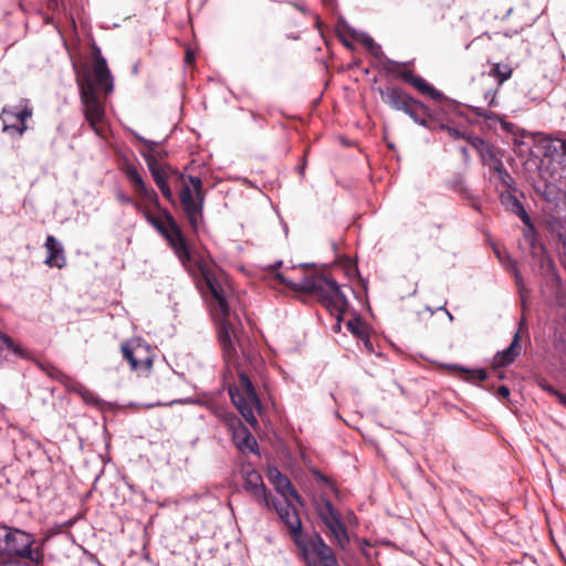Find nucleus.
Instances as JSON below:
<instances>
[{
	"instance_id": "obj_1",
	"label": "nucleus",
	"mask_w": 566,
	"mask_h": 566,
	"mask_svg": "<svg viewBox=\"0 0 566 566\" xmlns=\"http://www.w3.org/2000/svg\"><path fill=\"white\" fill-rule=\"evenodd\" d=\"M199 272L211 296L210 307L218 324V339L223 357L228 364L234 363L238 356L237 346L243 356L248 355L249 338L233 323L237 316L232 315L229 306L230 287L209 265L200 263Z\"/></svg>"
},
{
	"instance_id": "obj_2",
	"label": "nucleus",
	"mask_w": 566,
	"mask_h": 566,
	"mask_svg": "<svg viewBox=\"0 0 566 566\" xmlns=\"http://www.w3.org/2000/svg\"><path fill=\"white\" fill-rule=\"evenodd\" d=\"M97 55L93 69L83 67L76 73V84L80 92L81 103L83 105V114L92 129L101 135L99 125L105 118V108L98 97V92L105 94L112 93L114 88V80L107 66L106 59L101 55V51L96 48Z\"/></svg>"
},
{
	"instance_id": "obj_3",
	"label": "nucleus",
	"mask_w": 566,
	"mask_h": 566,
	"mask_svg": "<svg viewBox=\"0 0 566 566\" xmlns=\"http://www.w3.org/2000/svg\"><path fill=\"white\" fill-rule=\"evenodd\" d=\"M124 174L127 180L132 184L135 192L143 200L154 205L160 210L161 216H155L145 210L143 207L140 212L144 214L147 222L151 224L168 241L170 248L174 250L179 261L186 265L187 262L190 261L191 255L182 231L172 214L167 209H163L160 207L157 192L153 188L147 187L135 166L128 165L125 168Z\"/></svg>"
},
{
	"instance_id": "obj_4",
	"label": "nucleus",
	"mask_w": 566,
	"mask_h": 566,
	"mask_svg": "<svg viewBox=\"0 0 566 566\" xmlns=\"http://www.w3.org/2000/svg\"><path fill=\"white\" fill-rule=\"evenodd\" d=\"M292 497L270 499V507L277 513L281 522L287 527L294 544L301 551L303 559L316 556L322 566H339L333 549L325 543L323 537L314 533L312 536H303V526L300 514L291 503Z\"/></svg>"
},
{
	"instance_id": "obj_5",
	"label": "nucleus",
	"mask_w": 566,
	"mask_h": 566,
	"mask_svg": "<svg viewBox=\"0 0 566 566\" xmlns=\"http://www.w3.org/2000/svg\"><path fill=\"white\" fill-rule=\"evenodd\" d=\"M276 279L294 291L316 295L319 303L332 314L336 315L338 323L342 321V315L348 307V301L339 284L334 279L323 274H314L303 276L298 282H292L281 273L276 274Z\"/></svg>"
},
{
	"instance_id": "obj_6",
	"label": "nucleus",
	"mask_w": 566,
	"mask_h": 566,
	"mask_svg": "<svg viewBox=\"0 0 566 566\" xmlns=\"http://www.w3.org/2000/svg\"><path fill=\"white\" fill-rule=\"evenodd\" d=\"M35 535L22 528L0 523V559H11L18 566L17 558L40 565L44 559L41 547H35Z\"/></svg>"
},
{
	"instance_id": "obj_7",
	"label": "nucleus",
	"mask_w": 566,
	"mask_h": 566,
	"mask_svg": "<svg viewBox=\"0 0 566 566\" xmlns=\"http://www.w3.org/2000/svg\"><path fill=\"white\" fill-rule=\"evenodd\" d=\"M228 391L231 401L244 420L252 426L256 424L254 411H261L262 405L249 376L240 371L238 384L229 386Z\"/></svg>"
},
{
	"instance_id": "obj_8",
	"label": "nucleus",
	"mask_w": 566,
	"mask_h": 566,
	"mask_svg": "<svg viewBox=\"0 0 566 566\" xmlns=\"http://www.w3.org/2000/svg\"><path fill=\"white\" fill-rule=\"evenodd\" d=\"M316 512L321 521L329 531L335 544L340 548H345L349 543V535L342 520L340 513L334 507L328 499H322L316 506Z\"/></svg>"
},
{
	"instance_id": "obj_9",
	"label": "nucleus",
	"mask_w": 566,
	"mask_h": 566,
	"mask_svg": "<svg viewBox=\"0 0 566 566\" xmlns=\"http://www.w3.org/2000/svg\"><path fill=\"white\" fill-rule=\"evenodd\" d=\"M534 190L545 201L544 211L556 222H566V192L547 181L536 185Z\"/></svg>"
},
{
	"instance_id": "obj_10",
	"label": "nucleus",
	"mask_w": 566,
	"mask_h": 566,
	"mask_svg": "<svg viewBox=\"0 0 566 566\" xmlns=\"http://www.w3.org/2000/svg\"><path fill=\"white\" fill-rule=\"evenodd\" d=\"M243 489L261 506L270 509V496L261 474L252 468H243Z\"/></svg>"
},
{
	"instance_id": "obj_11",
	"label": "nucleus",
	"mask_w": 566,
	"mask_h": 566,
	"mask_svg": "<svg viewBox=\"0 0 566 566\" xmlns=\"http://www.w3.org/2000/svg\"><path fill=\"white\" fill-rule=\"evenodd\" d=\"M120 348L123 357L129 363L132 370L148 371L150 369L153 359L147 347L142 343L126 342L122 344Z\"/></svg>"
},
{
	"instance_id": "obj_12",
	"label": "nucleus",
	"mask_w": 566,
	"mask_h": 566,
	"mask_svg": "<svg viewBox=\"0 0 566 566\" xmlns=\"http://www.w3.org/2000/svg\"><path fill=\"white\" fill-rule=\"evenodd\" d=\"M185 214L192 230L197 231L202 222L203 201L193 195L189 186H184L179 193Z\"/></svg>"
},
{
	"instance_id": "obj_13",
	"label": "nucleus",
	"mask_w": 566,
	"mask_h": 566,
	"mask_svg": "<svg viewBox=\"0 0 566 566\" xmlns=\"http://www.w3.org/2000/svg\"><path fill=\"white\" fill-rule=\"evenodd\" d=\"M269 480L274 485L275 490L280 493V499L292 497L297 503L303 504L302 497L295 490L291 481L279 469H269Z\"/></svg>"
},
{
	"instance_id": "obj_14",
	"label": "nucleus",
	"mask_w": 566,
	"mask_h": 566,
	"mask_svg": "<svg viewBox=\"0 0 566 566\" xmlns=\"http://www.w3.org/2000/svg\"><path fill=\"white\" fill-rule=\"evenodd\" d=\"M381 101L391 108L405 112L408 105L413 101L403 90L399 87L379 88Z\"/></svg>"
},
{
	"instance_id": "obj_15",
	"label": "nucleus",
	"mask_w": 566,
	"mask_h": 566,
	"mask_svg": "<svg viewBox=\"0 0 566 566\" xmlns=\"http://www.w3.org/2000/svg\"><path fill=\"white\" fill-rule=\"evenodd\" d=\"M396 76L403 80L406 83L412 85L415 88H417L420 93L429 95L434 101H441L444 98L442 92L434 88L432 85L426 82V80L419 75H415L410 71H395L394 73Z\"/></svg>"
},
{
	"instance_id": "obj_16",
	"label": "nucleus",
	"mask_w": 566,
	"mask_h": 566,
	"mask_svg": "<svg viewBox=\"0 0 566 566\" xmlns=\"http://www.w3.org/2000/svg\"><path fill=\"white\" fill-rule=\"evenodd\" d=\"M45 248L48 251L45 264H48L51 268H64L66 264V260L62 243L57 241L53 235H48L45 240Z\"/></svg>"
},
{
	"instance_id": "obj_17",
	"label": "nucleus",
	"mask_w": 566,
	"mask_h": 566,
	"mask_svg": "<svg viewBox=\"0 0 566 566\" xmlns=\"http://www.w3.org/2000/svg\"><path fill=\"white\" fill-rule=\"evenodd\" d=\"M468 143L478 151L483 165L490 163L501 151L492 143L480 136H469Z\"/></svg>"
},
{
	"instance_id": "obj_18",
	"label": "nucleus",
	"mask_w": 566,
	"mask_h": 566,
	"mask_svg": "<svg viewBox=\"0 0 566 566\" xmlns=\"http://www.w3.org/2000/svg\"><path fill=\"white\" fill-rule=\"evenodd\" d=\"M21 103L24 105L17 113V119L20 120V124H8V119L3 117V132L15 130L19 135H22L27 130L25 120L32 116L33 111L29 99H22Z\"/></svg>"
},
{
	"instance_id": "obj_19",
	"label": "nucleus",
	"mask_w": 566,
	"mask_h": 566,
	"mask_svg": "<svg viewBox=\"0 0 566 566\" xmlns=\"http://www.w3.org/2000/svg\"><path fill=\"white\" fill-rule=\"evenodd\" d=\"M501 202L506 208V210L516 214L523 224L530 223V214L525 210L523 203L511 192H504L501 195Z\"/></svg>"
},
{
	"instance_id": "obj_20",
	"label": "nucleus",
	"mask_w": 566,
	"mask_h": 566,
	"mask_svg": "<svg viewBox=\"0 0 566 566\" xmlns=\"http://www.w3.org/2000/svg\"><path fill=\"white\" fill-rule=\"evenodd\" d=\"M520 335L515 333L510 346L497 354L494 357V366L495 367H505L512 364L515 360V357L518 355L516 348L518 347Z\"/></svg>"
},
{
	"instance_id": "obj_21",
	"label": "nucleus",
	"mask_w": 566,
	"mask_h": 566,
	"mask_svg": "<svg viewBox=\"0 0 566 566\" xmlns=\"http://www.w3.org/2000/svg\"><path fill=\"white\" fill-rule=\"evenodd\" d=\"M408 116H410L415 123L418 125L428 126L427 117H431V112L429 107H427L423 103L417 101L413 98V101L408 105L407 109L405 112Z\"/></svg>"
},
{
	"instance_id": "obj_22",
	"label": "nucleus",
	"mask_w": 566,
	"mask_h": 566,
	"mask_svg": "<svg viewBox=\"0 0 566 566\" xmlns=\"http://www.w3.org/2000/svg\"><path fill=\"white\" fill-rule=\"evenodd\" d=\"M513 69L507 63L495 62L491 64L489 75L493 77L499 85H502L505 81L511 78Z\"/></svg>"
},
{
	"instance_id": "obj_23",
	"label": "nucleus",
	"mask_w": 566,
	"mask_h": 566,
	"mask_svg": "<svg viewBox=\"0 0 566 566\" xmlns=\"http://www.w3.org/2000/svg\"><path fill=\"white\" fill-rule=\"evenodd\" d=\"M369 53L375 59H377L378 62L382 65L384 70L387 73H390V74L395 73L396 67L408 64V63H399V62H396V61L390 60L389 57H387L385 55V53L382 52L381 46L378 43L369 51Z\"/></svg>"
},
{
	"instance_id": "obj_24",
	"label": "nucleus",
	"mask_w": 566,
	"mask_h": 566,
	"mask_svg": "<svg viewBox=\"0 0 566 566\" xmlns=\"http://www.w3.org/2000/svg\"><path fill=\"white\" fill-rule=\"evenodd\" d=\"M495 254L500 261V263L514 275V279L516 281L517 285H521L522 283V276L518 271L516 262L510 256L509 253L502 252L497 249H495Z\"/></svg>"
},
{
	"instance_id": "obj_25",
	"label": "nucleus",
	"mask_w": 566,
	"mask_h": 566,
	"mask_svg": "<svg viewBox=\"0 0 566 566\" xmlns=\"http://www.w3.org/2000/svg\"><path fill=\"white\" fill-rule=\"evenodd\" d=\"M447 368L451 370H458L465 374H470V377L467 379H478V380H485L488 378V371L484 368H478V369H468L461 365L452 364V365H446Z\"/></svg>"
},
{
	"instance_id": "obj_26",
	"label": "nucleus",
	"mask_w": 566,
	"mask_h": 566,
	"mask_svg": "<svg viewBox=\"0 0 566 566\" xmlns=\"http://www.w3.org/2000/svg\"><path fill=\"white\" fill-rule=\"evenodd\" d=\"M237 447L241 451L258 452V442L248 429L244 430V437L237 443Z\"/></svg>"
},
{
	"instance_id": "obj_27",
	"label": "nucleus",
	"mask_w": 566,
	"mask_h": 566,
	"mask_svg": "<svg viewBox=\"0 0 566 566\" xmlns=\"http://www.w3.org/2000/svg\"><path fill=\"white\" fill-rule=\"evenodd\" d=\"M140 154L147 164L150 175H153V171L165 170L164 167L160 165L158 158L155 156V151L146 150L142 151Z\"/></svg>"
},
{
	"instance_id": "obj_28",
	"label": "nucleus",
	"mask_w": 566,
	"mask_h": 566,
	"mask_svg": "<svg viewBox=\"0 0 566 566\" xmlns=\"http://www.w3.org/2000/svg\"><path fill=\"white\" fill-rule=\"evenodd\" d=\"M80 395L81 397L83 398V400L87 403V405H93V406H96L98 407L99 409L103 408V406L105 405V402L99 399L95 392L91 391L90 389H86V388H82L80 390Z\"/></svg>"
},
{
	"instance_id": "obj_29",
	"label": "nucleus",
	"mask_w": 566,
	"mask_h": 566,
	"mask_svg": "<svg viewBox=\"0 0 566 566\" xmlns=\"http://www.w3.org/2000/svg\"><path fill=\"white\" fill-rule=\"evenodd\" d=\"M502 186L510 190H516L515 182L513 177L510 175V172L506 170V168L499 169L497 172L494 174Z\"/></svg>"
},
{
	"instance_id": "obj_30",
	"label": "nucleus",
	"mask_w": 566,
	"mask_h": 566,
	"mask_svg": "<svg viewBox=\"0 0 566 566\" xmlns=\"http://www.w3.org/2000/svg\"><path fill=\"white\" fill-rule=\"evenodd\" d=\"M551 154H556L562 157H566V139L554 138L552 145L548 147Z\"/></svg>"
},
{
	"instance_id": "obj_31",
	"label": "nucleus",
	"mask_w": 566,
	"mask_h": 566,
	"mask_svg": "<svg viewBox=\"0 0 566 566\" xmlns=\"http://www.w3.org/2000/svg\"><path fill=\"white\" fill-rule=\"evenodd\" d=\"M188 180L192 187L193 195H196L197 198H200V200H205V192L202 189V180L197 176H189Z\"/></svg>"
},
{
	"instance_id": "obj_32",
	"label": "nucleus",
	"mask_w": 566,
	"mask_h": 566,
	"mask_svg": "<svg viewBox=\"0 0 566 566\" xmlns=\"http://www.w3.org/2000/svg\"><path fill=\"white\" fill-rule=\"evenodd\" d=\"M4 348L11 350L14 354H20L19 347L13 344L12 339L8 335L0 332V352Z\"/></svg>"
},
{
	"instance_id": "obj_33",
	"label": "nucleus",
	"mask_w": 566,
	"mask_h": 566,
	"mask_svg": "<svg viewBox=\"0 0 566 566\" xmlns=\"http://www.w3.org/2000/svg\"><path fill=\"white\" fill-rule=\"evenodd\" d=\"M440 128L443 130H447L449 133V135L454 139H465L468 142L469 136H474L473 134H468V133L461 132L458 128L450 127L444 124H441Z\"/></svg>"
},
{
	"instance_id": "obj_34",
	"label": "nucleus",
	"mask_w": 566,
	"mask_h": 566,
	"mask_svg": "<svg viewBox=\"0 0 566 566\" xmlns=\"http://www.w3.org/2000/svg\"><path fill=\"white\" fill-rule=\"evenodd\" d=\"M525 226V229H524V232H523V235H524V239L533 247L535 248V234H536V230H535V227L533 224V221L532 219L530 218V223L528 224H524Z\"/></svg>"
},
{
	"instance_id": "obj_35",
	"label": "nucleus",
	"mask_w": 566,
	"mask_h": 566,
	"mask_svg": "<svg viewBox=\"0 0 566 566\" xmlns=\"http://www.w3.org/2000/svg\"><path fill=\"white\" fill-rule=\"evenodd\" d=\"M503 154L500 151L497 156L494 157L490 163H486L484 166H488L490 171L493 174L497 172L499 169L504 168L503 160H502Z\"/></svg>"
},
{
	"instance_id": "obj_36",
	"label": "nucleus",
	"mask_w": 566,
	"mask_h": 566,
	"mask_svg": "<svg viewBox=\"0 0 566 566\" xmlns=\"http://www.w3.org/2000/svg\"><path fill=\"white\" fill-rule=\"evenodd\" d=\"M151 177H153L154 181L156 182V185L158 186V188L168 184V181H167L168 176L165 170L153 171Z\"/></svg>"
},
{
	"instance_id": "obj_37",
	"label": "nucleus",
	"mask_w": 566,
	"mask_h": 566,
	"mask_svg": "<svg viewBox=\"0 0 566 566\" xmlns=\"http://www.w3.org/2000/svg\"><path fill=\"white\" fill-rule=\"evenodd\" d=\"M18 107L6 106L2 108L0 119L3 122V117L8 119V124H10L11 118H17Z\"/></svg>"
},
{
	"instance_id": "obj_38",
	"label": "nucleus",
	"mask_w": 566,
	"mask_h": 566,
	"mask_svg": "<svg viewBox=\"0 0 566 566\" xmlns=\"http://www.w3.org/2000/svg\"><path fill=\"white\" fill-rule=\"evenodd\" d=\"M347 327L350 329V332L353 334H355L356 336L360 337V338H364V332L361 329V324H360V321L359 319H356V321H349L347 323Z\"/></svg>"
},
{
	"instance_id": "obj_39",
	"label": "nucleus",
	"mask_w": 566,
	"mask_h": 566,
	"mask_svg": "<svg viewBox=\"0 0 566 566\" xmlns=\"http://www.w3.org/2000/svg\"><path fill=\"white\" fill-rule=\"evenodd\" d=\"M118 200L123 203L133 205L137 211H142V205L134 199H132L126 193H118L117 196Z\"/></svg>"
},
{
	"instance_id": "obj_40",
	"label": "nucleus",
	"mask_w": 566,
	"mask_h": 566,
	"mask_svg": "<svg viewBox=\"0 0 566 566\" xmlns=\"http://www.w3.org/2000/svg\"><path fill=\"white\" fill-rule=\"evenodd\" d=\"M358 40L368 51H370L377 44L374 39L366 33L361 34Z\"/></svg>"
},
{
	"instance_id": "obj_41",
	"label": "nucleus",
	"mask_w": 566,
	"mask_h": 566,
	"mask_svg": "<svg viewBox=\"0 0 566 566\" xmlns=\"http://www.w3.org/2000/svg\"><path fill=\"white\" fill-rule=\"evenodd\" d=\"M496 94H497L496 90H489L484 93V99L488 102L489 106L493 107V106L497 105Z\"/></svg>"
},
{
	"instance_id": "obj_42",
	"label": "nucleus",
	"mask_w": 566,
	"mask_h": 566,
	"mask_svg": "<svg viewBox=\"0 0 566 566\" xmlns=\"http://www.w3.org/2000/svg\"><path fill=\"white\" fill-rule=\"evenodd\" d=\"M134 136H135V138H136L138 142L143 143L144 145H146V146L148 147V149H147V150H150V151H155V150H156V147H157V145H158L156 142H153V140L146 139V138H144L143 136H140L139 134H137V133H135V132H134Z\"/></svg>"
},
{
	"instance_id": "obj_43",
	"label": "nucleus",
	"mask_w": 566,
	"mask_h": 566,
	"mask_svg": "<svg viewBox=\"0 0 566 566\" xmlns=\"http://www.w3.org/2000/svg\"><path fill=\"white\" fill-rule=\"evenodd\" d=\"M163 196L170 202V203H175V197H174V193L169 187V185H165L163 187L159 188Z\"/></svg>"
},
{
	"instance_id": "obj_44",
	"label": "nucleus",
	"mask_w": 566,
	"mask_h": 566,
	"mask_svg": "<svg viewBox=\"0 0 566 566\" xmlns=\"http://www.w3.org/2000/svg\"><path fill=\"white\" fill-rule=\"evenodd\" d=\"M541 387L546 391L548 392L549 395L554 396L557 398V395H560L562 392L558 391L557 389H555L552 385H549L548 382L546 381H542L541 382Z\"/></svg>"
},
{
	"instance_id": "obj_45",
	"label": "nucleus",
	"mask_w": 566,
	"mask_h": 566,
	"mask_svg": "<svg viewBox=\"0 0 566 566\" xmlns=\"http://www.w3.org/2000/svg\"><path fill=\"white\" fill-rule=\"evenodd\" d=\"M186 401H187L186 399H180V400H174V401H171L169 403L153 402V403L142 405V407L146 408V409H150V408H154V407H157V406H170V405H174V403H184Z\"/></svg>"
},
{
	"instance_id": "obj_46",
	"label": "nucleus",
	"mask_w": 566,
	"mask_h": 566,
	"mask_svg": "<svg viewBox=\"0 0 566 566\" xmlns=\"http://www.w3.org/2000/svg\"><path fill=\"white\" fill-rule=\"evenodd\" d=\"M475 114L480 117H484L485 119H492L494 117H497L496 114L482 108H476Z\"/></svg>"
},
{
	"instance_id": "obj_47",
	"label": "nucleus",
	"mask_w": 566,
	"mask_h": 566,
	"mask_svg": "<svg viewBox=\"0 0 566 566\" xmlns=\"http://www.w3.org/2000/svg\"><path fill=\"white\" fill-rule=\"evenodd\" d=\"M497 396L501 398H509L510 396V389L506 386H500L497 388Z\"/></svg>"
},
{
	"instance_id": "obj_48",
	"label": "nucleus",
	"mask_w": 566,
	"mask_h": 566,
	"mask_svg": "<svg viewBox=\"0 0 566 566\" xmlns=\"http://www.w3.org/2000/svg\"><path fill=\"white\" fill-rule=\"evenodd\" d=\"M363 339H364V344H365V347L367 348V350L373 352L374 349H373V344H371L370 339L368 337H366V338L364 337Z\"/></svg>"
},
{
	"instance_id": "obj_49",
	"label": "nucleus",
	"mask_w": 566,
	"mask_h": 566,
	"mask_svg": "<svg viewBox=\"0 0 566 566\" xmlns=\"http://www.w3.org/2000/svg\"><path fill=\"white\" fill-rule=\"evenodd\" d=\"M304 562L306 563L307 566H318L316 560L313 558V556L306 557L304 559Z\"/></svg>"
},
{
	"instance_id": "obj_50",
	"label": "nucleus",
	"mask_w": 566,
	"mask_h": 566,
	"mask_svg": "<svg viewBox=\"0 0 566 566\" xmlns=\"http://www.w3.org/2000/svg\"><path fill=\"white\" fill-rule=\"evenodd\" d=\"M14 564L11 559H0V566H12Z\"/></svg>"
},
{
	"instance_id": "obj_51",
	"label": "nucleus",
	"mask_w": 566,
	"mask_h": 566,
	"mask_svg": "<svg viewBox=\"0 0 566 566\" xmlns=\"http://www.w3.org/2000/svg\"><path fill=\"white\" fill-rule=\"evenodd\" d=\"M460 151H461L464 160H468L469 159V150H468V148L467 147H461Z\"/></svg>"
},
{
	"instance_id": "obj_52",
	"label": "nucleus",
	"mask_w": 566,
	"mask_h": 566,
	"mask_svg": "<svg viewBox=\"0 0 566 566\" xmlns=\"http://www.w3.org/2000/svg\"><path fill=\"white\" fill-rule=\"evenodd\" d=\"M557 399L558 401L566 407V395L565 394H560V395H557Z\"/></svg>"
},
{
	"instance_id": "obj_53",
	"label": "nucleus",
	"mask_w": 566,
	"mask_h": 566,
	"mask_svg": "<svg viewBox=\"0 0 566 566\" xmlns=\"http://www.w3.org/2000/svg\"><path fill=\"white\" fill-rule=\"evenodd\" d=\"M193 60H195L193 54H192L190 51H187V54H186V62H187V63H191V62H193Z\"/></svg>"
},
{
	"instance_id": "obj_54",
	"label": "nucleus",
	"mask_w": 566,
	"mask_h": 566,
	"mask_svg": "<svg viewBox=\"0 0 566 566\" xmlns=\"http://www.w3.org/2000/svg\"><path fill=\"white\" fill-rule=\"evenodd\" d=\"M501 123H502V126L504 127V129H505L506 132H511V129H512V128H513V126H514V125H513V124H511V123H506V122H501Z\"/></svg>"
},
{
	"instance_id": "obj_55",
	"label": "nucleus",
	"mask_w": 566,
	"mask_h": 566,
	"mask_svg": "<svg viewBox=\"0 0 566 566\" xmlns=\"http://www.w3.org/2000/svg\"><path fill=\"white\" fill-rule=\"evenodd\" d=\"M282 264V261H277L274 265H271L272 269H275Z\"/></svg>"
},
{
	"instance_id": "obj_56",
	"label": "nucleus",
	"mask_w": 566,
	"mask_h": 566,
	"mask_svg": "<svg viewBox=\"0 0 566 566\" xmlns=\"http://www.w3.org/2000/svg\"><path fill=\"white\" fill-rule=\"evenodd\" d=\"M446 313H447V315H448L449 319H450V321H452V319H453L452 314H451L450 312H448V311H446Z\"/></svg>"
},
{
	"instance_id": "obj_57",
	"label": "nucleus",
	"mask_w": 566,
	"mask_h": 566,
	"mask_svg": "<svg viewBox=\"0 0 566 566\" xmlns=\"http://www.w3.org/2000/svg\"><path fill=\"white\" fill-rule=\"evenodd\" d=\"M300 266L306 268V266H308V264L303 263V264H301Z\"/></svg>"
},
{
	"instance_id": "obj_58",
	"label": "nucleus",
	"mask_w": 566,
	"mask_h": 566,
	"mask_svg": "<svg viewBox=\"0 0 566 566\" xmlns=\"http://www.w3.org/2000/svg\"><path fill=\"white\" fill-rule=\"evenodd\" d=\"M564 247L566 248V242H564Z\"/></svg>"
}]
</instances>
